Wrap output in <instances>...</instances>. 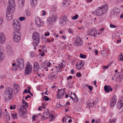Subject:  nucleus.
Segmentation results:
<instances>
[{
	"label": "nucleus",
	"instance_id": "nucleus-32",
	"mask_svg": "<svg viewBox=\"0 0 123 123\" xmlns=\"http://www.w3.org/2000/svg\"><path fill=\"white\" fill-rule=\"evenodd\" d=\"M48 118H49V121L50 122L53 121L55 119V118L53 116V115L52 114H50L49 116L48 117Z\"/></svg>",
	"mask_w": 123,
	"mask_h": 123
},
{
	"label": "nucleus",
	"instance_id": "nucleus-16",
	"mask_svg": "<svg viewBox=\"0 0 123 123\" xmlns=\"http://www.w3.org/2000/svg\"><path fill=\"white\" fill-rule=\"evenodd\" d=\"M84 62L83 61H80L77 63L76 65V68L78 69H80L84 65Z\"/></svg>",
	"mask_w": 123,
	"mask_h": 123
},
{
	"label": "nucleus",
	"instance_id": "nucleus-13",
	"mask_svg": "<svg viewBox=\"0 0 123 123\" xmlns=\"http://www.w3.org/2000/svg\"><path fill=\"white\" fill-rule=\"evenodd\" d=\"M59 90L57 93V98L58 99H60L64 95V90L63 89H61Z\"/></svg>",
	"mask_w": 123,
	"mask_h": 123
},
{
	"label": "nucleus",
	"instance_id": "nucleus-36",
	"mask_svg": "<svg viewBox=\"0 0 123 123\" xmlns=\"http://www.w3.org/2000/svg\"><path fill=\"white\" fill-rule=\"evenodd\" d=\"M13 17V16H6V19L8 21H10L11 20Z\"/></svg>",
	"mask_w": 123,
	"mask_h": 123
},
{
	"label": "nucleus",
	"instance_id": "nucleus-17",
	"mask_svg": "<svg viewBox=\"0 0 123 123\" xmlns=\"http://www.w3.org/2000/svg\"><path fill=\"white\" fill-rule=\"evenodd\" d=\"M77 40L76 42V44L77 45L80 46L82 45L83 43L81 38L79 36H77L76 37Z\"/></svg>",
	"mask_w": 123,
	"mask_h": 123
},
{
	"label": "nucleus",
	"instance_id": "nucleus-10",
	"mask_svg": "<svg viewBox=\"0 0 123 123\" xmlns=\"http://www.w3.org/2000/svg\"><path fill=\"white\" fill-rule=\"evenodd\" d=\"M6 37L3 32L0 33V43L3 44L5 43L6 40Z\"/></svg>",
	"mask_w": 123,
	"mask_h": 123
},
{
	"label": "nucleus",
	"instance_id": "nucleus-29",
	"mask_svg": "<svg viewBox=\"0 0 123 123\" xmlns=\"http://www.w3.org/2000/svg\"><path fill=\"white\" fill-rule=\"evenodd\" d=\"M13 89L14 90L18 92L20 90V88L18 85L16 84H14L13 86Z\"/></svg>",
	"mask_w": 123,
	"mask_h": 123
},
{
	"label": "nucleus",
	"instance_id": "nucleus-34",
	"mask_svg": "<svg viewBox=\"0 0 123 123\" xmlns=\"http://www.w3.org/2000/svg\"><path fill=\"white\" fill-rule=\"evenodd\" d=\"M25 13L26 15L27 16H30L31 14L30 12L28 9H27L26 10Z\"/></svg>",
	"mask_w": 123,
	"mask_h": 123
},
{
	"label": "nucleus",
	"instance_id": "nucleus-9",
	"mask_svg": "<svg viewBox=\"0 0 123 123\" xmlns=\"http://www.w3.org/2000/svg\"><path fill=\"white\" fill-rule=\"evenodd\" d=\"M8 5L7 6V9H12L14 10V7L15 5L14 0H9L8 1Z\"/></svg>",
	"mask_w": 123,
	"mask_h": 123
},
{
	"label": "nucleus",
	"instance_id": "nucleus-5",
	"mask_svg": "<svg viewBox=\"0 0 123 123\" xmlns=\"http://www.w3.org/2000/svg\"><path fill=\"white\" fill-rule=\"evenodd\" d=\"M32 66L30 64L29 62H27L25 71V74H30L32 71Z\"/></svg>",
	"mask_w": 123,
	"mask_h": 123
},
{
	"label": "nucleus",
	"instance_id": "nucleus-55",
	"mask_svg": "<svg viewBox=\"0 0 123 123\" xmlns=\"http://www.w3.org/2000/svg\"><path fill=\"white\" fill-rule=\"evenodd\" d=\"M68 86L69 88H72V86H69L70 85V84H72L73 83H71V82H68Z\"/></svg>",
	"mask_w": 123,
	"mask_h": 123
},
{
	"label": "nucleus",
	"instance_id": "nucleus-12",
	"mask_svg": "<svg viewBox=\"0 0 123 123\" xmlns=\"http://www.w3.org/2000/svg\"><path fill=\"white\" fill-rule=\"evenodd\" d=\"M120 9L119 8H115L111 11V14L112 15H115L117 16L120 12Z\"/></svg>",
	"mask_w": 123,
	"mask_h": 123
},
{
	"label": "nucleus",
	"instance_id": "nucleus-38",
	"mask_svg": "<svg viewBox=\"0 0 123 123\" xmlns=\"http://www.w3.org/2000/svg\"><path fill=\"white\" fill-rule=\"evenodd\" d=\"M110 66V64H108L106 66H102V68L104 69H106L109 68Z\"/></svg>",
	"mask_w": 123,
	"mask_h": 123
},
{
	"label": "nucleus",
	"instance_id": "nucleus-2",
	"mask_svg": "<svg viewBox=\"0 0 123 123\" xmlns=\"http://www.w3.org/2000/svg\"><path fill=\"white\" fill-rule=\"evenodd\" d=\"M40 35L37 32H34L33 36V45L35 46H37L40 40Z\"/></svg>",
	"mask_w": 123,
	"mask_h": 123
},
{
	"label": "nucleus",
	"instance_id": "nucleus-24",
	"mask_svg": "<svg viewBox=\"0 0 123 123\" xmlns=\"http://www.w3.org/2000/svg\"><path fill=\"white\" fill-rule=\"evenodd\" d=\"M8 11L7 12L6 16H13L12 14L14 10H13L12 9H7Z\"/></svg>",
	"mask_w": 123,
	"mask_h": 123
},
{
	"label": "nucleus",
	"instance_id": "nucleus-35",
	"mask_svg": "<svg viewBox=\"0 0 123 123\" xmlns=\"http://www.w3.org/2000/svg\"><path fill=\"white\" fill-rule=\"evenodd\" d=\"M4 58V56L3 53H0V60H3Z\"/></svg>",
	"mask_w": 123,
	"mask_h": 123
},
{
	"label": "nucleus",
	"instance_id": "nucleus-51",
	"mask_svg": "<svg viewBox=\"0 0 123 123\" xmlns=\"http://www.w3.org/2000/svg\"><path fill=\"white\" fill-rule=\"evenodd\" d=\"M68 32L69 33L71 34L73 33L74 32V31L70 29H68Z\"/></svg>",
	"mask_w": 123,
	"mask_h": 123
},
{
	"label": "nucleus",
	"instance_id": "nucleus-59",
	"mask_svg": "<svg viewBox=\"0 0 123 123\" xmlns=\"http://www.w3.org/2000/svg\"><path fill=\"white\" fill-rule=\"evenodd\" d=\"M64 66L63 64L62 63H61L60 65V67L61 68H63L64 67Z\"/></svg>",
	"mask_w": 123,
	"mask_h": 123
},
{
	"label": "nucleus",
	"instance_id": "nucleus-8",
	"mask_svg": "<svg viewBox=\"0 0 123 123\" xmlns=\"http://www.w3.org/2000/svg\"><path fill=\"white\" fill-rule=\"evenodd\" d=\"M35 22L38 27H41L43 26L44 24L43 20L37 16L36 17Z\"/></svg>",
	"mask_w": 123,
	"mask_h": 123
},
{
	"label": "nucleus",
	"instance_id": "nucleus-33",
	"mask_svg": "<svg viewBox=\"0 0 123 123\" xmlns=\"http://www.w3.org/2000/svg\"><path fill=\"white\" fill-rule=\"evenodd\" d=\"M57 17L55 15H53L51 17H49L51 19L55 22L57 19Z\"/></svg>",
	"mask_w": 123,
	"mask_h": 123
},
{
	"label": "nucleus",
	"instance_id": "nucleus-64",
	"mask_svg": "<svg viewBox=\"0 0 123 123\" xmlns=\"http://www.w3.org/2000/svg\"><path fill=\"white\" fill-rule=\"evenodd\" d=\"M71 92V94H73L74 95V96L75 97V98H77V97L76 96V94L72 92Z\"/></svg>",
	"mask_w": 123,
	"mask_h": 123
},
{
	"label": "nucleus",
	"instance_id": "nucleus-21",
	"mask_svg": "<svg viewBox=\"0 0 123 123\" xmlns=\"http://www.w3.org/2000/svg\"><path fill=\"white\" fill-rule=\"evenodd\" d=\"M13 93V90L12 88L11 87L8 88L7 90H6V93L12 96Z\"/></svg>",
	"mask_w": 123,
	"mask_h": 123
},
{
	"label": "nucleus",
	"instance_id": "nucleus-42",
	"mask_svg": "<svg viewBox=\"0 0 123 123\" xmlns=\"http://www.w3.org/2000/svg\"><path fill=\"white\" fill-rule=\"evenodd\" d=\"M79 16L78 15H75L74 16L72 17V18L73 20H75L77 19V17Z\"/></svg>",
	"mask_w": 123,
	"mask_h": 123
},
{
	"label": "nucleus",
	"instance_id": "nucleus-6",
	"mask_svg": "<svg viewBox=\"0 0 123 123\" xmlns=\"http://www.w3.org/2000/svg\"><path fill=\"white\" fill-rule=\"evenodd\" d=\"M17 65L21 69H23L24 67V60L22 58H20L15 60Z\"/></svg>",
	"mask_w": 123,
	"mask_h": 123
},
{
	"label": "nucleus",
	"instance_id": "nucleus-23",
	"mask_svg": "<svg viewBox=\"0 0 123 123\" xmlns=\"http://www.w3.org/2000/svg\"><path fill=\"white\" fill-rule=\"evenodd\" d=\"M104 88L105 91L106 92H108L109 91H111L112 90V88L109 86L105 85L104 86Z\"/></svg>",
	"mask_w": 123,
	"mask_h": 123
},
{
	"label": "nucleus",
	"instance_id": "nucleus-48",
	"mask_svg": "<svg viewBox=\"0 0 123 123\" xmlns=\"http://www.w3.org/2000/svg\"><path fill=\"white\" fill-rule=\"evenodd\" d=\"M87 86L88 87L89 89L90 90V91H91L92 90L93 88V87L92 86H88V85H87Z\"/></svg>",
	"mask_w": 123,
	"mask_h": 123
},
{
	"label": "nucleus",
	"instance_id": "nucleus-44",
	"mask_svg": "<svg viewBox=\"0 0 123 123\" xmlns=\"http://www.w3.org/2000/svg\"><path fill=\"white\" fill-rule=\"evenodd\" d=\"M25 18L23 17H20L19 18V19L21 21H22L23 20H25Z\"/></svg>",
	"mask_w": 123,
	"mask_h": 123
},
{
	"label": "nucleus",
	"instance_id": "nucleus-58",
	"mask_svg": "<svg viewBox=\"0 0 123 123\" xmlns=\"http://www.w3.org/2000/svg\"><path fill=\"white\" fill-rule=\"evenodd\" d=\"M61 106V105L59 103L57 104L56 105V107L57 108H58L60 107V106Z\"/></svg>",
	"mask_w": 123,
	"mask_h": 123
},
{
	"label": "nucleus",
	"instance_id": "nucleus-39",
	"mask_svg": "<svg viewBox=\"0 0 123 123\" xmlns=\"http://www.w3.org/2000/svg\"><path fill=\"white\" fill-rule=\"evenodd\" d=\"M80 57L82 58H86V56L85 55L80 54Z\"/></svg>",
	"mask_w": 123,
	"mask_h": 123
},
{
	"label": "nucleus",
	"instance_id": "nucleus-37",
	"mask_svg": "<svg viewBox=\"0 0 123 123\" xmlns=\"http://www.w3.org/2000/svg\"><path fill=\"white\" fill-rule=\"evenodd\" d=\"M24 0H18V3L19 4H21L23 5L24 4Z\"/></svg>",
	"mask_w": 123,
	"mask_h": 123
},
{
	"label": "nucleus",
	"instance_id": "nucleus-4",
	"mask_svg": "<svg viewBox=\"0 0 123 123\" xmlns=\"http://www.w3.org/2000/svg\"><path fill=\"white\" fill-rule=\"evenodd\" d=\"M14 34H15L14 35L13 37V40L15 42H18L20 39V36L21 35L20 33L18 31H16L13 32Z\"/></svg>",
	"mask_w": 123,
	"mask_h": 123
},
{
	"label": "nucleus",
	"instance_id": "nucleus-49",
	"mask_svg": "<svg viewBox=\"0 0 123 123\" xmlns=\"http://www.w3.org/2000/svg\"><path fill=\"white\" fill-rule=\"evenodd\" d=\"M76 76L79 77H81V74L80 73H77L76 74Z\"/></svg>",
	"mask_w": 123,
	"mask_h": 123
},
{
	"label": "nucleus",
	"instance_id": "nucleus-28",
	"mask_svg": "<svg viewBox=\"0 0 123 123\" xmlns=\"http://www.w3.org/2000/svg\"><path fill=\"white\" fill-rule=\"evenodd\" d=\"M31 5L32 7H34L37 3V0H30Z\"/></svg>",
	"mask_w": 123,
	"mask_h": 123
},
{
	"label": "nucleus",
	"instance_id": "nucleus-45",
	"mask_svg": "<svg viewBox=\"0 0 123 123\" xmlns=\"http://www.w3.org/2000/svg\"><path fill=\"white\" fill-rule=\"evenodd\" d=\"M23 103V104H25V106L26 107H27L28 106L27 103L24 100L22 102Z\"/></svg>",
	"mask_w": 123,
	"mask_h": 123
},
{
	"label": "nucleus",
	"instance_id": "nucleus-60",
	"mask_svg": "<svg viewBox=\"0 0 123 123\" xmlns=\"http://www.w3.org/2000/svg\"><path fill=\"white\" fill-rule=\"evenodd\" d=\"M65 118H66V119H65V122L66 123H67L66 120H67V118H68L69 116H68V115H67V114H66L65 115Z\"/></svg>",
	"mask_w": 123,
	"mask_h": 123
},
{
	"label": "nucleus",
	"instance_id": "nucleus-43",
	"mask_svg": "<svg viewBox=\"0 0 123 123\" xmlns=\"http://www.w3.org/2000/svg\"><path fill=\"white\" fill-rule=\"evenodd\" d=\"M43 100H46L47 101H48L49 100V98L48 97L46 96H44L43 98Z\"/></svg>",
	"mask_w": 123,
	"mask_h": 123
},
{
	"label": "nucleus",
	"instance_id": "nucleus-57",
	"mask_svg": "<svg viewBox=\"0 0 123 123\" xmlns=\"http://www.w3.org/2000/svg\"><path fill=\"white\" fill-rule=\"evenodd\" d=\"M74 100H74V102H76L77 101H78V99L77 97V98H76L74 97Z\"/></svg>",
	"mask_w": 123,
	"mask_h": 123
},
{
	"label": "nucleus",
	"instance_id": "nucleus-56",
	"mask_svg": "<svg viewBox=\"0 0 123 123\" xmlns=\"http://www.w3.org/2000/svg\"><path fill=\"white\" fill-rule=\"evenodd\" d=\"M42 11L43 12V13L42 14V15L44 16L46 14V12H45L43 10H42Z\"/></svg>",
	"mask_w": 123,
	"mask_h": 123
},
{
	"label": "nucleus",
	"instance_id": "nucleus-30",
	"mask_svg": "<svg viewBox=\"0 0 123 123\" xmlns=\"http://www.w3.org/2000/svg\"><path fill=\"white\" fill-rule=\"evenodd\" d=\"M47 21L48 24L50 25L54 24V23L55 22L54 21L52 20L50 18H48L47 19Z\"/></svg>",
	"mask_w": 123,
	"mask_h": 123
},
{
	"label": "nucleus",
	"instance_id": "nucleus-41",
	"mask_svg": "<svg viewBox=\"0 0 123 123\" xmlns=\"http://www.w3.org/2000/svg\"><path fill=\"white\" fill-rule=\"evenodd\" d=\"M3 50L4 48L2 46H0V53H3Z\"/></svg>",
	"mask_w": 123,
	"mask_h": 123
},
{
	"label": "nucleus",
	"instance_id": "nucleus-25",
	"mask_svg": "<svg viewBox=\"0 0 123 123\" xmlns=\"http://www.w3.org/2000/svg\"><path fill=\"white\" fill-rule=\"evenodd\" d=\"M12 96L6 93L4 96L5 100L6 101H8L10 100Z\"/></svg>",
	"mask_w": 123,
	"mask_h": 123
},
{
	"label": "nucleus",
	"instance_id": "nucleus-61",
	"mask_svg": "<svg viewBox=\"0 0 123 123\" xmlns=\"http://www.w3.org/2000/svg\"><path fill=\"white\" fill-rule=\"evenodd\" d=\"M94 52L95 53V54L96 55H98V52L97 50H95V51H94Z\"/></svg>",
	"mask_w": 123,
	"mask_h": 123
},
{
	"label": "nucleus",
	"instance_id": "nucleus-11",
	"mask_svg": "<svg viewBox=\"0 0 123 123\" xmlns=\"http://www.w3.org/2000/svg\"><path fill=\"white\" fill-rule=\"evenodd\" d=\"M12 26L13 28L17 30V31H18V30L20 29V26L19 23L16 20H14L13 21Z\"/></svg>",
	"mask_w": 123,
	"mask_h": 123
},
{
	"label": "nucleus",
	"instance_id": "nucleus-52",
	"mask_svg": "<svg viewBox=\"0 0 123 123\" xmlns=\"http://www.w3.org/2000/svg\"><path fill=\"white\" fill-rule=\"evenodd\" d=\"M3 22V18H0V25H2V23Z\"/></svg>",
	"mask_w": 123,
	"mask_h": 123
},
{
	"label": "nucleus",
	"instance_id": "nucleus-53",
	"mask_svg": "<svg viewBox=\"0 0 123 123\" xmlns=\"http://www.w3.org/2000/svg\"><path fill=\"white\" fill-rule=\"evenodd\" d=\"M119 58L120 60L123 61V56L122 55H120Z\"/></svg>",
	"mask_w": 123,
	"mask_h": 123
},
{
	"label": "nucleus",
	"instance_id": "nucleus-3",
	"mask_svg": "<svg viewBox=\"0 0 123 123\" xmlns=\"http://www.w3.org/2000/svg\"><path fill=\"white\" fill-rule=\"evenodd\" d=\"M25 108V105H21L19 108V115L22 117L25 118L27 117V114L25 112V111H23Z\"/></svg>",
	"mask_w": 123,
	"mask_h": 123
},
{
	"label": "nucleus",
	"instance_id": "nucleus-40",
	"mask_svg": "<svg viewBox=\"0 0 123 123\" xmlns=\"http://www.w3.org/2000/svg\"><path fill=\"white\" fill-rule=\"evenodd\" d=\"M19 68V67H18V66L16 65L15 66H14L12 68V69L14 71H16L17 70V69L18 68Z\"/></svg>",
	"mask_w": 123,
	"mask_h": 123
},
{
	"label": "nucleus",
	"instance_id": "nucleus-20",
	"mask_svg": "<svg viewBox=\"0 0 123 123\" xmlns=\"http://www.w3.org/2000/svg\"><path fill=\"white\" fill-rule=\"evenodd\" d=\"M57 77V76L56 74L54 72H52L49 76V78L50 80H53Z\"/></svg>",
	"mask_w": 123,
	"mask_h": 123
},
{
	"label": "nucleus",
	"instance_id": "nucleus-31",
	"mask_svg": "<svg viewBox=\"0 0 123 123\" xmlns=\"http://www.w3.org/2000/svg\"><path fill=\"white\" fill-rule=\"evenodd\" d=\"M4 115L5 120L8 121L10 119V117L8 113H5Z\"/></svg>",
	"mask_w": 123,
	"mask_h": 123
},
{
	"label": "nucleus",
	"instance_id": "nucleus-15",
	"mask_svg": "<svg viewBox=\"0 0 123 123\" xmlns=\"http://www.w3.org/2000/svg\"><path fill=\"white\" fill-rule=\"evenodd\" d=\"M117 102V97H113L111 99L110 105L111 107H113L115 105Z\"/></svg>",
	"mask_w": 123,
	"mask_h": 123
},
{
	"label": "nucleus",
	"instance_id": "nucleus-50",
	"mask_svg": "<svg viewBox=\"0 0 123 123\" xmlns=\"http://www.w3.org/2000/svg\"><path fill=\"white\" fill-rule=\"evenodd\" d=\"M110 27L111 28H115L116 27V26L114 25H112L111 24H110Z\"/></svg>",
	"mask_w": 123,
	"mask_h": 123
},
{
	"label": "nucleus",
	"instance_id": "nucleus-7",
	"mask_svg": "<svg viewBox=\"0 0 123 123\" xmlns=\"http://www.w3.org/2000/svg\"><path fill=\"white\" fill-rule=\"evenodd\" d=\"M50 114L49 112L48 109H45L44 111L43 115L41 116L42 117L41 120L42 121H43L45 119L48 118Z\"/></svg>",
	"mask_w": 123,
	"mask_h": 123
},
{
	"label": "nucleus",
	"instance_id": "nucleus-27",
	"mask_svg": "<svg viewBox=\"0 0 123 123\" xmlns=\"http://www.w3.org/2000/svg\"><path fill=\"white\" fill-rule=\"evenodd\" d=\"M112 115H114V113H111L110 114L111 118L109 120L110 121L111 123H115L116 120L115 118L112 117Z\"/></svg>",
	"mask_w": 123,
	"mask_h": 123
},
{
	"label": "nucleus",
	"instance_id": "nucleus-18",
	"mask_svg": "<svg viewBox=\"0 0 123 123\" xmlns=\"http://www.w3.org/2000/svg\"><path fill=\"white\" fill-rule=\"evenodd\" d=\"M33 71L34 72L38 71L39 70V66L38 63L36 62H35L33 65Z\"/></svg>",
	"mask_w": 123,
	"mask_h": 123
},
{
	"label": "nucleus",
	"instance_id": "nucleus-54",
	"mask_svg": "<svg viewBox=\"0 0 123 123\" xmlns=\"http://www.w3.org/2000/svg\"><path fill=\"white\" fill-rule=\"evenodd\" d=\"M49 32H47L45 34V36H49Z\"/></svg>",
	"mask_w": 123,
	"mask_h": 123
},
{
	"label": "nucleus",
	"instance_id": "nucleus-1",
	"mask_svg": "<svg viewBox=\"0 0 123 123\" xmlns=\"http://www.w3.org/2000/svg\"><path fill=\"white\" fill-rule=\"evenodd\" d=\"M109 5L107 3L103 4L99 6L96 9L94 12V14L98 16H101L106 14L108 10Z\"/></svg>",
	"mask_w": 123,
	"mask_h": 123
},
{
	"label": "nucleus",
	"instance_id": "nucleus-62",
	"mask_svg": "<svg viewBox=\"0 0 123 123\" xmlns=\"http://www.w3.org/2000/svg\"><path fill=\"white\" fill-rule=\"evenodd\" d=\"M72 78V76H69L67 78V80H68V79H71Z\"/></svg>",
	"mask_w": 123,
	"mask_h": 123
},
{
	"label": "nucleus",
	"instance_id": "nucleus-22",
	"mask_svg": "<svg viewBox=\"0 0 123 123\" xmlns=\"http://www.w3.org/2000/svg\"><path fill=\"white\" fill-rule=\"evenodd\" d=\"M51 64V63L48 61H46L43 62L42 64L43 68H44L50 67V66Z\"/></svg>",
	"mask_w": 123,
	"mask_h": 123
},
{
	"label": "nucleus",
	"instance_id": "nucleus-63",
	"mask_svg": "<svg viewBox=\"0 0 123 123\" xmlns=\"http://www.w3.org/2000/svg\"><path fill=\"white\" fill-rule=\"evenodd\" d=\"M28 98H31V97L29 95H27L25 98V99L26 100Z\"/></svg>",
	"mask_w": 123,
	"mask_h": 123
},
{
	"label": "nucleus",
	"instance_id": "nucleus-19",
	"mask_svg": "<svg viewBox=\"0 0 123 123\" xmlns=\"http://www.w3.org/2000/svg\"><path fill=\"white\" fill-rule=\"evenodd\" d=\"M120 101L118 102L117 104V108L119 109H121L122 110H123V101H122L121 98H120Z\"/></svg>",
	"mask_w": 123,
	"mask_h": 123
},
{
	"label": "nucleus",
	"instance_id": "nucleus-14",
	"mask_svg": "<svg viewBox=\"0 0 123 123\" xmlns=\"http://www.w3.org/2000/svg\"><path fill=\"white\" fill-rule=\"evenodd\" d=\"M97 31L96 29H92L89 30L87 33V35L95 37L96 36Z\"/></svg>",
	"mask_w": 123,
	"mask_h": 123
},
{
	"label": "nucleus",
	"instance_id": "nucleus-26",
	"mask_svg": "<svg viewBox=\"0 0 123 123\" xmlns=\"http://www.w3.org/2000/svg\"><path fill=\"white\" fill-rule=\"evenodd\" d=\"M61 21L60 22L61 24H65L66 22L67 19L66 17H62L61 18Z\"/></svg>",
	"mask_w": 123,
	"mask_h": 123
},
{
	"label": "nucleus",
	"instance_id": "nucleus-46",
	"mask_svg": "<svg viewBox=\"0 0 123 123\" xmlns=\"http://www.w3.org/2000/svg\"><path fill=\"white\" fill-rule=\"evenodd\" d=\"M15 105H11L10 107V108L11 110H14L15 108Z\"/></svg>",
	"mask_w": 123,
	"mask_h": 123
},
{
	"label": "nucleus",
	"instance_id": "nucleus-47",
	"mask_svg": "<svg viewBox=\"0 0 123 123\" xmlns=\"http://www.w3.org/2000/svg\"><path fill=\"white\" fill-rule=\"evenodd\" d=\"M17 113L15 114H12V116L13 117V118L14 119H15L17 118Z\"/></svg>",
	"mask_w": 123,
	"mask_h": 123
}]
</instances>
